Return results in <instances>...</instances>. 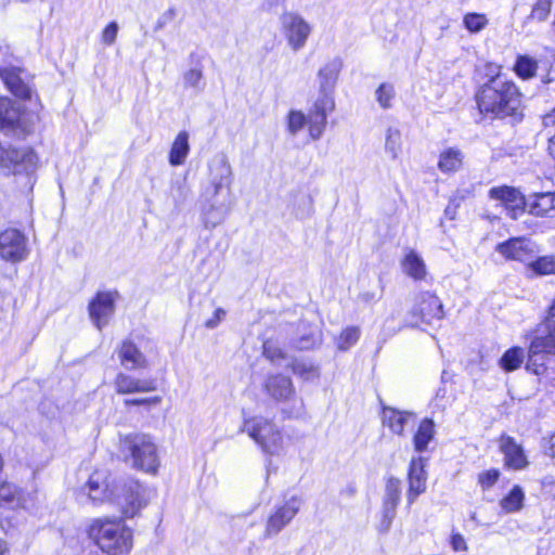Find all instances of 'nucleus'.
Returning a JSON list of instances; mask_svg holds the SVG:
<instances>
[{
	"instance_id": "680f3d73",
	"label": "nucleus",
	"mask_w": 555,
	"mask_h": 555,
	"mask_svg": "<svg viewBox=\"0 0 555 555\" xmlns=\"http://www.w3.org/2000/svg\"><path fill=\"white\" fill-rule=\"evenodd\" d=\"M4 551H5V545H4V543L0 540V555H3Z\"/></svg>"
},
{
	"instance_id": "423d86ee",
	"label": "nucleus",
	"mask_w": 555,
	"mask_h": 555,
	"mask_svg": "<svg viewBox=\"0 0 555 555\" xmlns=\"http://www.w3.org/2000/svg\"><path fill=\"white\" fill-rule=\"evenodd\" d=\"M120 452L137 469L155 474L159 467L157 447L150 435L133 433L120 437Z\"/></svg>"
},
{
	"instance_id": "dca6fc26",
	"label": "nucleus",
	"mask_w": 555,
	"mask_h": 555,
	"mask_svg": "<svg viewBox=\"0 0 555 555\" xmlns=\"http://www.w3.org/2000/svg\"><path fill=\"white\" fill-rule=\"evenodd\" d=\"M335 108L332 95L319 96L313 106L309 109L308 129L312 140H319L327 125V116Z\"/></svg>"
},
{
	"instance_id": "c9c22d12",
	"label": "nucleus",
	"mask_w": 555,
	"mask_h": 555,
	"mask_svg": "<svg viewBox=\"0 0 555 555\" xmlns=\"http://www.w3.org/2000/svg\"><path fill=\"white\" fill-rule=\"evenodd\" d=\"M184 86L192 88L195 93L204 91L206 82L203 75L202 67H193L186 70L183 75Z\"/></svg>"
},
{
	"instance_id": "9d476101",
	"label": "nucleus",
	"mask_w": 555,
	"mask_h": 555,
	"mask_svg": "<svg viewBox=\"0 0 555 555\" xmlns=\"http://www.w3.org/2000/svg\"><path fill=\"white\" fill-rule=\"evenodd\" d=\"M304 505L301 495L292 494L286 496L282 503L275 504L268 516L264 528V537L278 535L296 517Z\"/></svg>"
},
{
	"instance_id": "a878e982",
	"label": "nucleus",
	"mask_w": 555,
	"mask_h": 555,
	"mask_svg": "<svg viewBox=\"0 0 555 555\" xmlns=\"http://www.w3.org/2000/svg\"><path fill=\"white\" fill-rule=\"evenodd\" d=\"M529 212L537 217H555V192L535 193L527 202Z\"/></svg>"
},
{
	"instance_id": "4468645a",
	"label": "nucleus",
	"mask_w": 555,
	"mask_h": 555,
	"mask_svg": "<svg viewBox=\"0 0 555 555\" xmlns=\"http://www.w3.org/2000/svg\"><path fill=\"white\" fill-rule=\"evenodd\" d=\"M284 36L295 52L301 50L311 34L310 24L297 13H285L281 17Z\"/></svg>"
},
{
	"instance_id": "c03bdc74",
	"label": "nucleus",
	"mask_w": 555,
	"mask_h": 555,
	"mask_svg": "<svg viewBox=\"0 0 555 555\" xmlns=\"http://www.w3.org/2000/svg\"><path fill=\"white\" fill-rule=\"evenodd\" d=\"M552 0H537L528 18L544 22L551 12Z\"/></svg>"
},
{
	"instance_id": "39448f33",
	"label": "nucleus",
	"mask_w": 555,
	"mask_h": 555,
	"mask_svg": "<svg viewBox=\"0 0 555 555\" xmlns=\"http://www.w3.org/2000/svg\"><path fill=\"white\" fill-rule=\"evenodd\" d=\"M524 337L529 341L526 370L534 375H543L547 370V357L555 356V320L544 319L527 331Z\"/></svg>"
},
{
	"instance_id": "1a4fd4ad",
	"label": "nucleus",
	"mask_w": 555,
	"mask_h": 555,
	"mask_svg": "<svg viewBox=\"0 0 555 555\" xmlns=\"http://www.w3.org/2000/svg\"><path fill=\"white\" fill-rule=\"evenodd\" d=\"M34 115L24 105L0 96V130L5 134L26 135L33 129Z\"/></svg>"
},
{
	"instance_id": "6ab92c4d",
	"label": "nucleus",
	"mask_w": 555,
	"mask_h": 555,
	"mask_svg": "<svg viewBox=\"0 0 555 555\" xmlns=\"http://www.w3.org/2000/svg\"><path fill=\"white\" fill-rule=\"evenodd\" d=\"M499 450L503 454L505 468L522 470L529 466V461L522 446L514 437L502 434L499 438Z\"/></svg>"
},
{
	"instance_id": "6e6552de",
	"label": "nucleus",
	"mask_w": 555,
	"mask_h": 555,
	"mask_svg": "<svg viewBox=\"0 0 555 555\" xmlns=\"http://www.w3.org/2000/svg\"><path fill=\"white\" fill-rule=\"evenodd\" d=\"M264 453L274 455L282 451L283 436L276 424L264 416L245 417L241 427Z\"/></svg>"
},
{
	"instance_id": "de8ad7c7",
	"label": "nucleus",
	"mask_w": 555,
	"mask_h": 555,
	"mask_svg": "<svg viewBox=\"0 0 555 555\" xmlns=\"http://www.w3.org/2000/svg\"><path fill=\"white\" fill-rule=\"evenodd\" d=\"M380 514H382V517H380L379 524L377 526V530L379 533L386 534L389 532V530L391 528L392 520L395 519L397 512L382 508Z\"/></svg>"
},
{
	"instance_id": "0eeeda50",
	"label": "nucleus",
	"mask_w": 555,
	"mask_h": 555,
	"mask_svg": "<svg viewBox=\"0 0 555 555\" xmlns=\"http://www.w3.org/2000/svg\"><path fill=\"white\" fill-rule=\"evenodd\" d=\"M0 78L12 94L30 99L34 89L33 76L17 65V59L7 44H0Z\"/></svg>"
},
{
	"instance_id": "412c9836",
	"label": "nucleus",
	"mask_w": 555,
	"mask_h": 555,
	"mask_svg": "<svg viewBox=\"0 0 555 555\" xmlns=\"http://www.w3.org/2000/svg\"><path fill=\"white\" fill-rule=\"evenodd\" d=\"M496 251L507 260L529 261L533 256L531 244L525 237H513L498 244Z\"/></svg>"
},
{
	"instance_id": "5fc2aeb1",
	"label": "nucleus",
	"mask_w": 555,
	"mask_h": 555,
	"mask_svg": "<svg viewBox=\"0 0 555 555\" xmlns=\"http://www.w3.org/2000/svg\"><path fill=\"white\" fill-rule=\"evenodd\" d=\"M162 401L160 397L142 398V399H126L125 405H150L158 404Z\"/></svg>"
},
{
	"instance_id": "c85d7f7f",
	"label": "nucleus",
	"mask_w": 555,
	"mask_h": 555,
	"mask_svg": "<svg viewBox=\"0 0 555 555\" xmlns=\"http://www.w3.org/2000/svg\"><path fill=\"white\" fill-rule=\"evenodd\" d=\"M401 481L396 477H389L386 480L382 508L397 512L401 500Z\"/></svg>"
},
{
	"instance_id": "4c0bfd02",
	"label": "nucleus",
	"mask_w": 555,
	"mask_h": 555,
	"mask_svg": "<svg viewBox=\"0 0 555 555\" xmlns=\"http://www.w3.org/2000/svg\"><path fill=\"white\" fill-rule=\"evenodd\" d=\"M308 126V117L301 111L291 109L287 115V131L291 135L295 137Z\"/></svg>"
},
{
	"instance_id": "2f4dec72",
	"label": "nucleus",
	"mask_w": 555,
	"mask_h": 555,
	"mask_svg": "<svg viewBox=\"0 0 555 555\" xmlns=\"http://www.w3.org/2000/svg\"><path fill=\"white\" fill-rule=\"evenodd\" d=\"M292 206V212L297 219H307L313 214V198L308 193L298 192L294 194Z\"/></svg>"
},
{
	"instance_id": "20e7f679",
	"label": "nucleus",
	"mask_w": 555,
	"mask_h": 555,
	"mask_svg": "<svg viewBox=\"0 0 555 555\" xmlns=\"http://www.w3.org/2000/svg\"><path fill=\"white\" fill-rule=\"evenodd\" d=\"M88 533L108 555H126L132 548V531L121 519L98 518L89 527Z\"/></svg>"
},
{
	"instance_id": "f3484780",
	"label": "nucleus",
	"mask_w": 555,
	"mask_h": 555,
	"mask_svg": "<svg viewBox=\"0 0 555 555\" xmlns=\"http://www.w3.org/2000/svg\"><path fill=\"white\" fill-rule=\"evenodd\" d=\"M262 390L276 402H288L296 398L292 378L281 373L268 374L262 382Z\"/></svg>"
},
{
	"instance_id": "13d9d810",
	"label": "nucleus",
	"mask_w": 555,
	"mask_h": 555,
	"mask_svg": "<svg viewBox=\"0 0 555 555\" xmlns=\"http://www.w3.org/2000/svg\"><path fill=\"white\" fill-rule=\"evenodd\" d=\"M543 125L545 127H551L555 125V107L550 113L544 115Z\"/></svg>"
},
{
	"instance_id": "a19ab883",
	"label": "nucleus",
	"mask_w": 555,
	"mask_h": 555,
	"mask_svg": "<svg viewBox=\"0 0 555 555\" xmlns=\"http://www.w3.org/2000/svg\"><path fill=\"white\" fill-rule=\"evenodd\" d=\"M463 24L469 33H479L488 25V18L481 13H467L463 17Z\"/></svg>"
},
{
	"instance_id": "ddd939ff",
	"label": "nucleus",
	"mask_w": 555,
	"mask_h": 555,
	"mask_svg": "<svg viewBox=\"0 0 555 555\" xmlns=\"http://www.w3.org/2000/svg\"><path fill=\"white\" fill-rule=\"evenodd\" d=\"M30 249L26 234L15 228L0 232V259L10 263H18L27 259Z\"/></svg>"
},
{
	"instance_id": "79ce46f5",
	"label": "nucleus",
	"mask_w": 555,
	"mask_h": 555,
	"mask_svg": "<svg viewBox=\"0 0 555 555\" xmlns=\"http://www.w3.org/2000/svg\"><path fill=\"white\" fill-rule=\"evenodd\" d=\"M395 94V87L388 82L379 85L375 92L376 101L384 109L391 107V101L393 100Z\"/></svg>"
},
{
	"instance_id": "2eb2a0df",
	"label": "nucleus",
	"mask_w": 555,
	"mask_h": 555,
	"mask_svg": "<svg viewBox=\"0 0 555 555\" xmlns=\"http://www.w3.org/2000/svg\"><path fill=\"white\" fill-rule=\"evenodd\" d=\"M117 292H98L88 305L91 322L102 331L115 313Z\"/></svg>"
},
{
	"instance_id": "bf43d9fd",
	"label": "nucleus",
	"mask_w": 555,
	"mask_h": 555,
	"mask_svg": "<svg viewBox=\"0 0 555 555\" xmlns=\"http://www.w3.org/2000/svg\"><path fill=\"white\" fill-rule=\"evenodd\" d=\"M548 152L555 158V134L548 140Z\"/></svg>"
},
{
	"instance_id": "9b49d317",
	"label": "nucleus",
	"mask_w": 555,
	"mask_h": 555,
	"mask_svg": "<svg viewBox=\"0 0 555 555\" xmlns=\"http://www.w3.org/2000/svg\"><path fill=\"white\" fill-rule=\"evenodd\" d=\"M410 314L414 326L433 325L444 317L441 300L430 292H421L416 295Z\"/></svg>"
},
{
	"instance_id": "4d7b16f0",
	"label": "nucleus",
	"mask_w": 555,
	"mask_h": 555,
	"mask_svg": "<svg viewBox=\"0 0 555 555\" xmlns=\"http://www.w3.org/2000/svg\"><path fill=\"white\" fill-rule=\"evenodd\" d=\"M544 453L547 456L555 457V434L552 435L547 440L544 439Z\"/></svg>"
},
{
	"instance_id": "f704fd0d",
	"label": "nucleus",
	"mask_w": 555,
	"mask_h": 555,
	"mask_svg": "<svg viewBox=\"0 0 555 555\" xmlns=\"http://www.w3.org/2000/svg\"><path fill=\"white\" fill-rule=\"evenodd\" d=\"M513 69L519 78L530 79L537 74L538 61L529 55H518Z\"/></svg>"
},
{
	"instance_id": "58836bf2",
	"label": "nucleus",
	"mask_w": 555,
	"mask_h": 555,
	"mask_svg": "<svg viewBox=\"0 0 555 555\" xmlns=\"http://www.w3.org/2000/svg\"><path fill=\"white\" fill-rule=\"evenodd\" d=\"M529 267L540 275L555 274V258L553 256L539 257L530 261Z\"/></svg>"
},
{
	"instance_id": "72a5a7b5",
	"label": "nucleus",
	"mask_w": 555,
	"mask_h": 555,
	"mask_svg": "<svg viewBox=\"0 0 555 555\" xmlns=\"http://www.w3.org/2000/svg\"><path fill=\"white\" fill-rule=\"evenodd\" d=\"M525 492L522 488L515 485L512 490L500 501V506L505 513L519 512L524 506Z\"/></svg>"
},
{
	"instance_id": "4be33fe9",
	"label": "nucleus",
	"mask_w": 555,
	"mask_h": 555,
	"mask_svg": "<svg viewBox=\"0 0 555 555\" xmlns=\"http://www.w3.org/2000/svg\"><path fill=\"white\" fill-rule=\"evenodd\" d=\"M121 366L128 371L144 370L147 367V359L138 346L130 339H125L117 349Z\"/></svg>"
},
{
	"instance_id": "3c124183",
	"label": "nucleus",
	"mask_w": 555,
	"mask_h": 555,
	"mask_svg": "<svg viewBox=\"0 0 555 555\" xmlns=\"http://www.w3.org/2000/svg\"><path fill=\"white\" fill-rule=\"evenodd\" d=\"M318 343V338L313 333L301 336L293 340V346L299 350H307L312 348Z\"/></svg>"
},
{
	"instance_id": "603ef678",
	"label": "nucleus",
	"mask_w": 555,
	"mask_h": 555,
	"mask_svg": "<svg viewBox=\"0 0 555 555\" xmlns=\"http://www.w3.org/2000/svg\"><path fill=\"white\" fill-rule=\"evenodd\" d=\"M463 199H464V195H461V196H460L459 194L454 195V196L450 199V202H449L448 206H447V207H446V209H444V215H446L449 219L453 220V219L455 218L456 209H457V207L460 206L461 201H463Z\"/></svg>"
},
{
	"instance_id": "473e14b6",
	"label": "nucleus",
	"mask_w": 555,
	"mask_h": 555,
	"mask_svg": "<svg viewBox=\"0 0 555 555\" xmlns=\"http://www.w3.org/2000/svg\"><path fill=\"white\" fill-rule=\"evenodd\" d=\"M525 360V350L521 347L507 349L499 360L500 367L505 372H513L521 366Z\"/></svg>"
},
{
	"instance_id": "ea45409f",
	"label": "nucleus",
	"mask_w": 555,
	"mask_h": 555,
	"mask_svg": "<svg viewBox=\"0 0 555 555\" xmlns=\"http://www.w3.org/2000/svg\"><path fill=\"white\" fill-rule=\"evenodd\" d=\"M401 132L395 128H388L386 133L385 150L395 159L401 151Z\"/></svg>"
},
{
	"instance_id": "5701e85b",
	"label": "nucleus",
	"mask_w": 555,
	"mask_h": 555,
	"mask_svg": "<svg viewBox=\"0 0 555 555\" xmlns=\"http://www.w3.org/2000/svg\"><path fill=\"white\" fill-rule=\"evenodd\" d=\"M383 424L393 434L403 436L405 428H414L416 416L411 412L399 411L393 408H384Z\"/></svg>"
},
{
	"instance_id": "8fccbe9b",
	"label": "nucleus",
	"mask_w": 555,
	"mask_h": 555,
	"mask_svg": "<svg viewBox=\"0 0 555 555\" xmlns=\"http://www.w3.org/2000/svg\"><path fill=\"white\" fill-rule=\"evenodd\" d=\"M119 26L116 22H111L102 31L101 40L106 46H112L117 37Z\"/></svg>"
},
{
	"instance_id": "49530a36",
	"label": "nucleus",
	"mask_w": 555,
	"mask_h": 555,
	"mask_svg": "<svg viewBox=\"0 0 555 555\" xmlns=\"http://www.w3.org/2000/svg\"><path fill=\"white\" fill-rule=\"evenodd\" d=\"M501 473L496 468H491L479 474L478 481L483 490H488L499 480Z\"/></svg>"
},
{
	"instance_id": "bb28decb",
	"label": "nucleus",
	"mask_w": 555,
	"mask_h": 555,
	"mask_svg": "<svg viewBox=\"0 0 555 555\" xmlns=\"http://www.w3.org/2000/svg\"><path fill=\"white\" fill-rule=\"evenodd\" d=\"M402 271L415 281L424 280L427 270L423 258L413 249L409 250L401 261Z\"/></svg>"
},
{
	"instance_id": "393cba45",
	"label": "nucleus",
	"mask_w": 555,
	"mask_h": 555,
	"mask_svg": "<svg viewBox=\"0 0 555 555\" xmlns=\"http://www.w3.org/2000/svg\"><path fill=\"white\" fill-rule=\"evenodd\" d=\"M115 388L118 393L149 392L156 389L153 379H140L131 375L119 373L115 378Z\"/></svg>"
},
{
	"instance_id": "f8f14e48",
	"label": "nucleus",
	"mask_w": 555,
	"mask_h": 555,
	"mask_svg": "<svg viewBox=\"0 0 555 555\" xmlns=\"http://www.w3.org/2000/svg\"><path fill=\"white\" fill-rule=\"evenodd\" d=\"M37 155L29 149H15L0 144V168L8 173H30L36 169Z\"/></svg>"
},
{
	"instance_id": "6e6d98bb",
	"label": "nucleus",
	"mask_w": 555,
	"mask_h": 555,
	"mask_svg": "<svg viewBox=\"0 0 555 555\" xmlns=\"http://www.w3.org/2000/svg\"><path fill=\"white\" fill-rule=\"evenodd\" d=\"M225 315V311L222 308L216 309L214 317L205 322L207 328H215L218 326L221 319Z\"/></svg>"
},
{
	"instance_id": "37998d69",
	"label": "nucleus",
	"mask_w": 555,
	"mask_h": 555,
	"mask_svg": "<svg viewBox=\"0 0 555 555\" xmlns=\"http://www.w3.org/2000/svg\"><path fill=\"white\" fill-rule=\"evenodd\" d=\"M291 367L293 373L301 378L310 379L317 376V369L308 361L296 359L292 362Z\"/></svg>"
},
{
	"instance_id": "e433bc0d",
	"label": "nucleus",
	"mask_w": 555,
	"mask_h": 555,
	"mask_svg": "<svg viewBox=\"0 0 555 555\" xmlns=\"http://www.w3.org/2000/svg\"><path fill=\"white\" fill-rule=\"evenodd\" d=\"M360 338V328L357 326H349L345 328L336 339L337 348L341 351L348 350Z\"/></svg>"
},
{
	"instance_id": "c756f323",
	"label": "nucleus",
	"mask_w": 555,
	"mask_h": 555,
	"mask_svg": "<svg viewBox=\"0 0 555 555\" xmlns=\"http://www.w3.org/2000/svg\"><path fill=\"white\" fill-rule=\"evenodd\" d=\"M190 152L189 145V133L186 131H180L176 137L170 152L169 163L171 166H180L185 162Z\"/></svg>"
},
{
	"instance_id": "a211bd4d",
	"label": "nucleus",
	"mask_w": 555,
	"mask_h": 555,
	"mask_svg": "<svg viewBox=\"0 0 555 555\" xmlns=\"http://www.w3.org/2000/svg\"><path fill=\"white\" fill-rule=\"evenodd\" d=\"M489 197L498 201L513 219H517L519 215L524 214L527 206L524 195L515 188L508 185L491 188Z\"/></svg>"
},
{
	"instance_id": "b1692460",
	"label": "nucleus",
	"mask_w": 555,
	"mask_h": 555,
	"mask_svg": "<svg viewBox=\"0 0 555 555\" xmlns=\"http://www.w3.org/2000/svg\"><path fill=\"white\" fill-rule=\"evenodd\" d=\"M341 68V59L335 57L319 69L318 81L320 96L332 95Z\"/></svg>"
},
{
	"instance_id": "f257e3e1",
	"label": "nucleus",
	"mask_w": 555,
	"mask_h": 555,
	"mask_svg": "<svg viewBox=\"0 0 555 555\" xmlns=\"http://www.w3.org/2000/svg\"><path fill=\"white\" fill-rule=\"evenodd\" d=\"M208 183L199 197L201 221L205 229H215L225 221L234 206L233 172L228 157L217 154L208 164Z\"/></svg>"
},
{
	"instance_id": "f03ea898",
	"label": "nucleus",
	"mask_w": 555,
	"mask_h": 555,
	"mask_svg": "<svg viewBox=\"0 0 555 555\" xmlns=\"http://www.w3.org/2000/svg\"><path fill=\"white\" fill-rule=\"evenodd\" d=\"M88 495L94 503L114 502L127 518H132L147 505L146 489L138 480H118L111 489L105 470H95L86 485Z\"/></svg>"
},
{
	"instance_id": "cd10ccee",
	"label": "nucleus",
	"mask_w": 555,
	"mask_h": 555,
	"mask_svg": "<svg viewBox=\"0 0 555 555\" xmlns=\"http://www.w3.org/2000/svg\"><path fill=\"white\" fill-rule=\"evenodd\" d=\"M464 154L457 147H448L441 152L438 168L443 173L457 171L463 165Z\"/></svg>"
},
{
	"instance_id": "a18cd8bd",
	"label": "nucleus",
	"mask_w": 555,
	"mask_h": 555,
	"mask_svg": "<svg viewBox=\"0 0 555 555\" xmlns=\"http://www.w3.org/2000/svg\"><path fill=\"white\" fill-rule=\"evenodd\" d=\"M263 356L272 363H279L280 360L285 358L284 351L276 346L272 340L263 343Z\"/></svg>"
},
{
	"instance_id": "7ed1b4c3",
	"label": "nucleus",
	"mask_w": 555,
	"mask_h": 555,
	"mask_svg": "<svg viewBox=\"0 0 555 555\" xmlns=\"http://www.w3.org/2000/svg\"><path fill=\"white\" fill-rule=\"evenodd\" d=\"M475 98L479 113L491 119L517 116L521 103L518 87L501 75L489 78Z\"/></svg>"
},
{
	"instance_id": "052dcab7",
	"label": "nucleus",
	"mask_w": 555,
	"mask_h": 555,
	"mask_svg": "<svg viewBox=\"0 0 555 555\" xmlns=\"http://www.w3.org/2000/svg\"><path fill=\"white\" fill-rule=\"evenodd\" d=\"M555 318V298L553 299L551 306L547 309V315L545 319L554 320Z\"/></svg>"
},
{
	"instance_id": "864d4df0",
	"label": "nucleus",
	"mask_w": 555,
	"mask_h": 555,
	"mask_svg": "<svg viewBox=\"0 0 555 555\" xmlns=\"http://www.w3.org/2000/svg\"><path fill=\"white\" fill-rule=\"evenodd\" d=\"M450 544L454 552H465L467 550L466 541L459 532L452 533Z\"/></svg>"
},
{
	"instance_id": "7c9ffc66",
	"label": "nucleus",
	"mask_w": 555,
	"mask_h": 555,
	"mask_svg": "<svg viewBox=\"0 0 555 555\" xmlns=\"http://www.w3.org/2000/svg\"><path fill=\"white\" fill-rule=\"evenodd\" d=\"M435 436V423L430 418L423 420L413 437V446L416 452H424L427 450L428 443Z\"/></svg>"
},
{
	"instance_id": "aec40b11",
	"label": "nucleus",
	"mask_w": 555,
	"mask_h": 555,
	"mask_svg": "<svg viewBox=\"0 0 555 555\" xmlns=\"http://www.w3.org/2000/svg\"><path fill=\"white\" fill-rule=\"evenodd\" d=\"M409 490L406 501L412 505L417 496L426 491L427 473L425 470V459L422 456L413 457L409 466Z\"/></svg>"
},
{
	"instance_id": "09e8293b",
	"label": "nucleus",
	"mask_w": 555,
	"mask_h": 555,
	"mask_svg": "<svg viewBox=\"0 0 555 555\" xmlns=\"http://www.w3.org/2000/svg\"><path fill=\"white\" fill-rule=\"evenodd\" d=\"M17 487L13 483L0 481V501L13 502L17 495Z\"/></svg>"
}]
</instances>
